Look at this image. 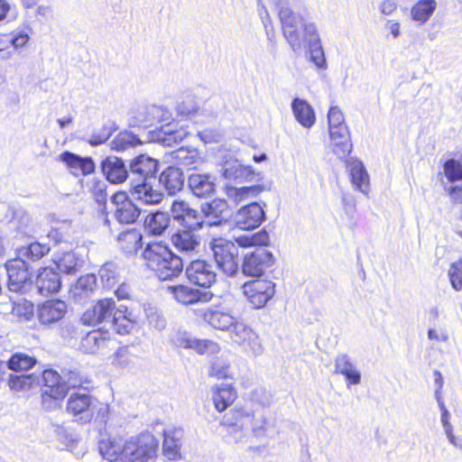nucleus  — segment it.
I'll return each instance as SVG.
<instances>
[{"instance_id":"f257e3e1","label":"nucleus","mask_w":462,"mask_h":462,"mask_svg":"<svg viewBox=\"0 0 462 462\" xmlns=\"http://www.w3.org/2000/svg\"><path fill=\"white\" fill-rule=\"evenodd\" d=\"M98 449L101 456L109 462H147L157 456L159 442L149 433L130 439L116 435L101 439Z\"/></svg>"},{"instance_id":"f03ea898","label":"nucleus","mask_w":462,"mask_h":462,"mask_svg":"<svg viewBox=\"0 0 462 462\" xmlns=\"http://www.w3.org/2000/svg\"><path fill=\"white\" fill-rule=\"evenodd\" d=\"M142 257L146 267L162 281L179 277L182 273V259L162 242L148 243Z\"/></svg>"},{"instance_id":"7ed1b4c3","label":"nucleus","mask_w":462,"mask_h":462,"mask_svg":"<svg viewBox=\"0 0 462 462\" xmlns=\"http://www.w3.org/2000/svg\"><path fill=\"white\" fill-rule=\"evenodd\" d=\"M278 15L282 23V34L294 51L305 47L315 38L316 27L312 23H304L303 19L289 7L281 8Z\"/></svg>"},{"instance_id":"20e7f679","label":"nucleus","mask_w":462,"mask_h":462,"mask_svg":"<svg viewBox=\"0 0 462 462\" xmlns=\"http://www.w3.org/2000/svg\"><path fill=\"white\" fill-rule=\"evenodd\" d=\"M328 120L332 151L338 158L346 159L352 152V142L342 111L337 106H331Z\"/></svg>"},{"instance_id":"39448f33","label":"nucleus","mask_w":462,"mask_h":462,"mask_svg":"<svg viewBox=\"0 0 462 462\" xmlns=\"http://www.w3.org/2000/svg\"><path fill=\"white\" fill-rule=\"evenodd\" d=\"M66 411L81 424L92 421L100 411L98 401L91 392H73L68 398Z\"/></svg>"},{"instance_id":"423d86ee","label":"nucleus","mask_w":462,"mask_h":462,"mask_svg":"<svg viewBox=\"0 0 462 462\" xmlns=\"http://www.w3.org/2000/svg\"><path fill=\"white\" fill-rule=\"evenodd\" d=\"M41 398L43 405L60 404L68 395L69 387L53 368L44 369L41 374Z\"/></svg>"},{"instance_id":"0eeeda50","label":"nucleus","mask_w":462,"mask_h":462,"mask_svg":"<svg viewBox=\"0 0 462 462\" xmlns=\"http://www.w3.org/2000/svg\"><path fill=\"white\" fill-rule=\"evenodd\" d=\"M215 261L226 275H233L238 269L237 254L233 242L218 237L211 242Z\"/></svg>"},{"instance_id":"6e6552de","label":"nucleus","mask_w":462,"mask_h":462,"mask_svg":"<svg viewBox=\"0 0 462 462\" xmlns=\"http://www.w3.org/2000/svg\"><path fill=\"white\" fill-rule=\"evenodd\" d=\"M274 263L275 259L271 252L258 248L245 255L242 271L246 276L260 277L271 271Z\"/></svg>"},{"instance_id":"1a4fd4ad","label":"nucleus","mask_w":462,"mask_h":462,"mask_svg":"<svg viewBox=\"0 0 462 462\" xmlns=\"http://www.w3.org/2000/svg\"><path fill=\"white\" fill-rule=\"evenodd\" d=\"M254 412L244 406H235L224 413L219 424L228 433H237L249 427L255 431L254 427Z\"/></svg>"},{"instance_id":"9d476101","label":"nucleus","mask_w":462,"mask_h":462,"mask_svg":"<svg viewBox=\"0 0 462 462\" xmlns=\"http://www.w3.org/2000/svg\"><path fill=\"white\" fill-rule=\"evenodd\" d=\"M198 320L205 323L214 329L227 331L231 329L237 317L231 312L225 310L219 305H213L206 309H199L194 311Z\"/></svg>"},{"instance_id":"9b49d317","label":"nucleus","mask_w":462,"mask_h":462,"mask_svg":"<svg viewBox=\"0 0 462 462\" xmlns=\"http://www.w3.org/2000/svg\"><path fill=\"white\" fill-rule=\"evenodd\" d=\"M243 293L255 309H261L273 297L275 284L265 279L250 281L243 285Z\"/></svg>"},{"instance_id":"f8f14e48","label":"nucleus","mask_w":462,"mask_h":462,"mask_svg":"<svg viewBox=\"0 0 462 462\" xmlns=\"http://www.w3.org/2000/svg\"><path fill=\"white\" fill-rule=\"evenodd\" d=\"M116 306V301L112 298L97 300L82 313L80 321L89 327L110 321Z\"/></svg>"},{"instance_id":"ddd939ff","label":"nucleus","mask_w":462,"mask_h":462,"mask_svg":"<svg viewBox=\"0 0 462 462\" xmlns=\"http://www.w3.org/2000/svg\"><path fill=\"white\" fill-rule=\"evenodd\" d=\"M111 203L115 207L114 217L120 224H134L139 218L141 211L130 199L127 192H116L111 197Z\"/></svg>"},{"instance_id":"4468645a","label":"nucleus","mask_w":462,"mask_h":462,"mask_svg":"<svg viewBox=\"0 0 462 462\" xmlns=\"http://www.w3.org/2000/svg\"><path fill=\"white\" fill-rule=\"evenodd\" d=\"M7 273V286L11 291L22 292L25 284L31 280L27 263L18 255L5 263Z\"/></svg>"},{"instance_id":"2eb2a0df","label":"nucleus","mask_w":462,"mask_h":462,"mask_svg":"<svg viewBox=\"0 0 462 462\" xmlns=\"http://www.w3.org/2000/svg\"><path fill=\"white\" fill-rule=\"evenodd\" d=\"M114 341L109 329L99 328L88 332L81 338L79 348L85 354L94 355L109 348Z\"/></svg>"},{"instance_id":"dca6fc26","label":"nucleus","mask_w":462,"mask_h":462,"mask_svg":"<svg viewBox=\"0 0 462 462\" xmlns=\"http://www.w3.org/2000/svg\"><path fill=\"white\" fill-rule=\"evenodd\" d=\"M188 280L199 287L209 288L217 281V274L211 264L204 260H194L186 268Z\"/></svg>"},{"instance_id":"f3484780","label":"nucleus","mask_w":462,"mask_h":462,"mask_svg":"<svg viewBox=\"0 0 462 462\" xmlns=\"http://www.w3.org/2000/svg\"><path fill=\"white\" fill-rule=\"evenodd\" d=\"M167 290L178 302L184 305L208 302L213 297L211 292L201 291L185 284L169 286Z\"/></svg>"},{"instance_id":"a211bd4d","label":"nucleus","mask_w":462,"mask_h":462,"mask_svg":"<svg viewBox=\"0 0 462 462\" xmlns=\"http://www.w3.org/2000/svg\"><path fill=\"white\" fill-rule=\"evenodd\" d=\"M238 397L232 383L214 384L211 387V401L215 410L222 413L231 407Z\"/></svg>"},{"instance_id":"6ab92c4d","label":"nucleus","mask_w":462,"mask_h":462,"mask_svg":"<svg viewBox=\"0 0 462 462\" xmlns=\"http://www.w3.org/2000/svg\"><path fill=\"white\" fill-rule=\"evenodd\" d=\"M143 234L135 228L131 227L120 232L116 238L118 249L127 256L135 255L143 247Z\"/></svg>"},{"instance_id":"aec40b11","label":"nucleus","mask_w":462,"mask_h":462,"mask_svg":"<svg viewBox=\"0 0 462 462\" xmlns=\"http://www.w3.org/2000/svg\"><path fill=\"white\" fill-rule=\"evenodd\" d=\"M59 160L64 162L68 170L75 176H86L95 171V163L90 157H80L66 151L60 154Z\"/></svg>"},{"instance_id":"412c9836","label":"nucleus","mask_w":462,"mask_h":462,"mask_svg":"<svg viewBox=\"0 0 462 462\" xmlns=\"http://www.w3.org/2000/svg\"><path fill=\"white\" fill-rule=\"evenodd\" d=\"M236 225L243 230H251L258 227L264 219L262 207L256 203H250L238 210Z\"/></svg>"},{"instance_id":"4be33fe9","label":"nucleus","mask_w":462,"mask_h":462,"mask_svg":"<svg viewBox=\"0 0 462 462\" xmlns=\"http://www.w3.org/2000/svg\"><path fill=\"white\" fill-rule=\"evenodd\" d=\"M116 333L130 334L136 325V318L125 305L116 306L109 321Z\"/></svg>"},{"instance_id":"5701e85b","label":"nucleus","mask_w":462,"mask_h":462,"mask_svg":"<svg viewBox=\"0 0 462 462\" xmlns=\"http://www.w3.org/2000/svg\"><path fill=\"white\" fill-rule=\"evenodd\" d=\"M67 312V304L60 300L44 301L38 310V318L42 324H51L60 320Z\"/></svg>"},{"instance_id":"b1692460","label":"nucleus","mask_w":462,"mask_h":462,"mask_svg":"<svg viewBox=\"0 0 462 462\" xmlns=\"http://www.w3.org/2000/svg\"><path fill=\"white\" fill-rule=\"evenodd\" d=\"M36 286L42 296L57 293L61 287L59 273L51 268L43 267L37 275Z\"/></svg>"},{"instance_id":"393cba45","label":"nucleus","mask_w":462,"mask_h":462,"mask_svg":"<svg viewBox=\"0 0 462 462\" xmlns=\"http://www.w3.org/2000/svg\"><path fill=\"white\" fill-rule=\"evenodd\" d=\"M101 167L106 180L113 184L123 183L128 177L124 162L116 156L106 157Z\"/></svg>"},{"instance_id":"a878e982","label":"nucleus","mask_w":462,"mask_h":462,"mask_svg":"<svg viewBox=\"0 0 462 462\" xmlns=\"http://www.w3.org/2000/svg\"><path fill=\"white\" fill-rule=\"evenodd\" d=\"M159 181L169 194L174 195L182 189L184 175L179 168L169 166L160 174Z\"/></svg>"},{"instance_id":"bb28decb","label":"nucleus","mask_w":462,"mask_h":462,"mask_svg":"<svg viewBox=\"0 0 462 462\" xmlns=\"http://www.w3.org/2000/svg\"><path fill=\"white\" fill-rule=\"evenodd\" d=\"M51 252V246L48 244L39 241L31 242L25 245L17 248V255L24 262L36 263L48 255Z\"/></svg>"},{"instance_id":"cd10ccee","label":"nucleus","mask_w":462,"mask_h":462,"mask_svg":"<svg viewBox=\"0 0 462 462\" xmlns=\"http://www.w3.org/2000/svg\"><path fill=\"white\" fill-rule=\"evenodd\" d=\"M189 229L177 230L171 236L173 246L180 252L195 251L199 246V237Z\"/></svg>"},{"instance_id":"c85d7f7f","label":"nucleus","mask_w":462,"mask_h":462,"mask_svg":"<svg viewBox=\"0 0 462 462\" xmlns=\"http://www.w3.org/2000/svg\"><path fill=\"white\" fill-rule=\"evenodd\" d=\"M171 217L168 213L156 211L145 217L143 225L149 235L159 236L169 227Z\"/></svg>"},{"instance_id":"c756f323","label":"nucleus","mask_w":462,"mask_h":462,"mask_svg":"<svg viewBox=\"0 0 462 462\" xmlns=\"http://www.w3.org/2000/svg\"><path fill=\"white\" fill-rule=\"evenodd\" d=\"M227 332H229L231 339L237 345L250 346L257 339L256 333L239 318H236V322Z\"/></svg>"},{"instance_id":"7c9ffc66","label":"nucleus","mask_w":462,"mask_h":462,"mask_svg":"<svg viewBox=\"0 0 462 462\" xmlns=\"http://www.w3.org/2000/svg\"><path fill=\"white\" fill-rule=\"evenodd\" d=\"M130 168L133 173L146 180L155 176L158 171V161L145 154H140L132 161Z\"/></svg>"},{"instance_id":"2f4dec72","label":"nucleus","mask_w":462,"mask_h":462,"mask_svg":"<svg viewBox=\"0 0 462 462\" xmlns=\"http://www.w3.org/2000/svg\"><path fill=\"white\" fill-rule=\"evenodd\" d=\"M132 194L135 199L146 205L159 204L163 198V194L147 183L143 182L133 187L131 189Z\"/></svg>"},{"instance_id":"473e14b6","label":"nucleus","mask_w":462,"mask_h":462,"mask_svg":"<svg viewBox=\"0 0 462 462\" xmlns=\"http://www.w3.org/2000/svg\"><path fill=\"white\" fill-rule=\"evenodd\" d=\"M292 111L296 120L304 127H311L316 116L311 106L305 100L294 98L291 103Z\"/></svg>"},{"instance_id":"72a5a7b5","label":"nucleus","mask_w":462,"mask_h":462,"mask_svg":"<svg viewBox=\"0 0 462 462\" xmlns=\"http://www.w3.org/2000/svg\"><path fill=\"white\" fill-rule=\"evenodd\" d=\"M162 452L170 460H176L180 457V437L181 434L176 430L164 431Z\"/></svg>"},{"instance_id":"f704fd0d","label":"nucleus","mask_w":462,"mask_h":462,"mask_svg":"<svg viewBox=\"0 0 462 462\" xmlns=\"http://www.w3.org/2000/svg\"><path fill=\"white\" fill-rule=\"evenodd\" d=\"M7 386L13 393H27L37 385V377L34 374H10L7 378Z\"/></svg>"},{"instance_id":"c9c22d12","label":"nucleus","mask_w":462,"mask_h":462,"mask_svg":"<svg viewBox=\"0 0 462 462\" xmlns=\"http://www.w3.org/2000/svg\"><path fill=\"white\" fill-rule=\"evenodd\" d=\"M335 372L344 375L348 385L358 384L361 381V374L359 371L356 369L348 356L346 355L338 356L336 359Z\"/></svg>"},{"instance_id":"e433bc0d","label":"nucleus","mask_w":462,"mask_h":462,"mask_svg":"<svg viewBox=\"0 0 462 462\" xmlns=\"http://www.w3.org/2000/svg\"><path fill=\"white\" fill-rule=\"evenodd\" d=\"M189 185L193 194L199 198L211 195L215 190V184L208 175L192 174L189 178Z\"/></svg>"},{"instance_id":"4c0bfd02","label":"nucleus","mask_w":462,"mask_h":462,"mask_svg":"<svg viewBox=\"0 0 462 462\" xmlns=\"http://www.w3.org/2000/svg\"><path fill=\"white\" fill-rule=\"evenodd\" d=\"M11 314L18 320L28 321L31 320L34 315V305L32 301L21 298L17 300L10 299ZM2 304H8V302H2Z\"/></svg>"},{"instance_id":"58836bf2","label":"nucleus","mask_w":462,"mask_h":462,"mask_svg":"<svg viewBox=\"0 0 462 462\" xmlns=\"http://www.w3.org/2000/svg\"><path fill=\"white\" fill-rule=\"evenodd\" d=\"M437 8L435 0H418L411 9V16L413 21L424 23L430 20Z\"/></svg>"},{"instance_id":"ea45409f","label":"nucleus","mask_w":462,"mask_h":462,"mask_svg":"<svg viewBox=\"0 0 462 462\" xmlns=\"http://www.w3.org/2000/svg\"><path fill=\"white\" fill-rule=\"evenodd\" d=\"M224 175L226 179L243 182L252 180L255 172L252 166L235 162L224 170Z\"/></svg>"},{"instance_id":"a19ab883","label":"nucleus","mask_w":462,"mask_h":462,"mask_svg":"<svg viewBox=\"0 0 462 462\" xmlns=\"http://www.w3.org/2000/svg\"><path fill=\"white\" fill-rule=\"evenodd\" d=\"M349 175L355 188L366 192L369 186V176L360 161L349 162Z\"/></svg>"},{"instance_id":"79ce46f5","label":"nucleus","mask_w":462,"mask_h":462,"mask_svg":"<svg viewBox=\"0 0 462 462\" xmlns=\"http://www.w3.org/2000/svg\"><path fill=\"white\" fill-rule=\"evenodd\" d=\"M37 364V359L23 352L13 354L6 362L8 369L15 372H27L32 369Z\"/></svg>"},{"instance_id":"37998d69","label":"nucleus","mask_w":462,"mask_h":462,"mask_svg":"<svg viewBox=\"0 0 462 462\" xmlns=\"http://www.w3.org/2000/svg\"><path fill=\"white\" fill-rule=\"evenodd\" d=\"M208 376L216 380H229L234 378L231 365L222 358L214 359L208 367Z\"/></svg>"},{"instance_id":"c03bdc74","label":"nucleus","mask_w":462,"mask_h":462,"mask_svg":"<svg viewBox=\"0 0 462 462\" xmlns=\"http://www.w3.org/2000/svg\"><path fill=\"white\" fill-rule=\"evenodd\" d=\"M70 390L91 392L93 387L90 386L91 379L77 370H70L67 374L65 381Z\"/></svg>"},{"instance_id":"a18cd8bd","label":"nucleus","mask_w":462,"mask_h":462,"mask_svg":"<svg viewBox=\"0 0 462 462\" xmlns=\"http://www.w3.org/2000/svg\"><path fill=\"white\" fill-rule=\"evenodd\" d=\"M443 171L449 182L462 180V155L458 159L447 160L443 164Z\"/></svg>"},{"instance_id":"49530a36","label":"nucleus","mask_w":462,"mask_h":462,"mask_svg":"<svg viewBox=\"0 0 462 462\" xmlns=\"http://www.w3.org/2000/svg\"><path fill=\"white\" fill-rule=\"evenodd\" d=\"M306 46L310 51V61H312L318 68H324L326 65V59L318 32L316 33L313 41H310Z\"/></svg>"},{"instance_id":"de8ad7c7","label":"nucleus","mask_w":462,"mask_h":462,"mask_svg":"<svg viewBox=\"0 0 462 462\" xmlns=\"http://www.w3.org/2000/svg\"><path fill=\"white\" fill-rule=\"evenodd\" d=\"M438 402L441 411V421L443 423L445 432L449 441L455 446L462 449V437H456L452 432V426L448 422V411L446 409L444 402L438 397Z\"/></svg>"},{"instance_id":"09e8293b","label":"nucleus","mask_w":462,"mask_h":462,"mask_svg":"<svg viewBox=\"0 0 462 462\" xmlns=\"http://www.w3.org/2000/svg\"><path fill=\"white\" fill-rule=\"evenodd\" d=\"M180 224L185 229L192 231L199 230L204 224L203 216L197 210L190 208L180 220Z\"/></svg>"},{"instance_id":"8fccbe9b","label":"nucleus","mask_w":462,"mask_h":462,"mask_svg":"<svg viewBox=\"0 0 462 462\" xmlns=\"http://www.w3.org/2000/svg\"><path fill=\"white\" fill-rule=\"evenodd\" d=\"M228 209V205L225 199H216L208 204V216H212L217 220L214 224H220L225 219L224 213Z\"/></svg>"},{"instance_id":"3c124183","label":"nucleus","mask_w":462,"mask_h":462,"mask_svg":"<svg viewBox=\"0 0 462 462\" xmlns=\"http://www.w3.org/2000/svg\"><path fill=\"white\" fill-rule=\"evenodd\" d=\"M448 279L455 291H462V257L450 264Z\"/></svg>"},{"instance_id":"603ef678","label":"nucleus","mask_w":462,"mask_h":462,"mask_svg":"<svg viewBox=\"0 0 462 462\" xmlns=\"http://www.w3.org/2000/svg\"><path fill=\"white\" fill-rule=\"evenodd\" d=\"M89 192L97 204L105 205L106 203V185L103 180L93 179L91 181Z\"/></svg>"},{"instance_id":"864d4df0","label":"nucleus","mask_w":462,"mask_h":462,"mask_svg":"<svg viewBox=\"0 0 462 462\" xmlns=\"http://www.w3.org/2000/svg\"><path fill=\"white\" fill-rule=\"evenodd\" d=\"M261 191L262 188L258 185L242 188H232L229 190V196L233 198L235 201L239 202L249 198L250 195H257Z\"/></svg>"},{"instance_id":"5fc2aeb1","label":"nucleus","mask_w":462,"mask_h":462,"mask_svg":"<svg viewBox=\"0 0 462 462\" xmlns=\"http://www.w3.org/2000/svg\"><path fill=\"white\" fill-rule=\"evenodd\" d=\"M59 270L65 273H72L76 271L77 262L73 254H64L57 263Z\"/></svg>"},{"instance_id":"6e6d98bb","label":"nucleus","mask_w":462,"mask_h":462,"mask_svg":"<svg viewBox=\"0 0 462 462\" xmlns=\"http://www.w3.org/2000/svg\"><path fill=\"white\" fill-rule=\"evenodd\" d=\"M190 209L188 203L183 200H175L172 202L171 211L174 219L180 221L184 215Z\"/></svg>"},{"instance_id":"4d7b16f0","label":"nucleus","mask_w":462,"mask_h":462,"mask_svg":"<svg viewBox=\"0 0 462 462\" xmlns=\"http://www.w3.org/2000/svg\"><path fill=\"white\" fill-rule=\"evenodd\" d=\"M447 191L453 205H462V184L450 186ZM460 219L462 220V208L460 210Z\"/></svg>"},{"instance_id":"13d9d810","label":"nucleus","mask_w":462,"mask_h":462,"mask_svg":"<svg viewBox=\"0 0 462 462\" xmlns=\"http://www.w3.org/2000/svg\"><path fill=\"white\" fill-rule=\"evenodd\" d=\"M188 346L195 348L199 354H204L209 349L213 350L215 348H218L217 343L208 339L195 340L192 345H189Z\"/></svg>"},{"instance_id":"bf43d9fd","label":"nucleus","mask_w":462,"mask_h":462,"mask_svg":"<svg viewBox=\"0 0 462 462\" xmlns=\"http://www.w3.org/2000/svg\"><path fill=\"white\" fill-rule=\"evenodd\" d=\"M250 239L253 246H266L270 242L269 234L264 229L250 235Z\"/></svg>"},{"instance_id":"052dcab7","label":"nucleus","mask_w":462,"mask_h":462,"mask_svg":"<svg viewBox=\"0 0 462 462\" xmlns=\"http://www.w3.org/2000/svg\"><path fill=\"white\" fill-rule=\"evenodd\" d=\"M101 279L103 282L108 287L113 288L119 283V277L113 271L105 269L102 271Z\"/></svg>"},{"instance_id":"680f3d73","label":"nucleus","mask_w":462,"mask_h":462,"mask_svg":"<svg viewBox=\"0 0 462 462\" xmlns=\"http://www.w3.org/2000/svg\"><path fill=\"white\" fill-rule=\"evenodd\" d=\"M8 39L10 40V47L14 46V48L22 47L26 44L28 42V36L23 33H8Z\"/></svg>"},{"instance_id":"e2e57ef3","label":"nucleus","mask_w":462,"mask_h":462,"mask_svg":"<svg viewBox=\"0 0 462 462\" xmlns=\"http://www.w3.org/2000/svg\"><path fill=\"white\" fill-rule=\"evenodd\" d=\"M118 300H128L131 297V290L128 284L123 282L115 291Z\"/></svg>"},{"instance_id":"0e129e2a","label":"nucleus","mask_w":462,"mask_h":462,"mask_svg":"<svg viewBox=\"0 0 462 462\" xmlns=\"http://www.w3.org/2000/svg\"><path fill=\"white\" fill-rule=\"evenodd\" d=\"M428 337L430 340L446 341L448 338V336L445 330L438 331L436 329L430 328L428 331Z\"/></svg>"},{"instance_id":"69168bd1","label":"nucleus","mask_w":462,"mask_h":462,"mask_svg":"<svg viewBox=\"0 0 462 462\" xmlns=\"http://www.w3.org/2000/svg\"><path fill=\"white\" fill-rule=\"evenodd\" d=\"M396 8H397V5L393 0H384L382 2L381 6H380L381 12L383 14H387V15L393 14L396 10Z\"/></svg>"},{"instance_id":"338daca9","label":"nucleus","mask_w":462,"mask_h":462,"mask_svg":"<svg viewBox=\"0 0 462 462\" xmlns=\"http://www.w3.org/2000/svg\"><path fill=\"white\" fill-rule=\"evenodd\" d=\"M235 241L239 246L244 248L253 246L252 239H250V235L239 236L235 238Z\"/></svg>"},{"instance_id":"774afa93","label":"nucleus","mask_w":462,"mask_h":462,"mask_svg":"<svg viewBox=\"0 0 462 462\" xmlns=\"http://www.w3.org/2000/svg\"><path fill=\"white\" fill-rule=\"evenodd\" d=\"M388 29L390 30V32L393 34L394 38H397L401 32H400V23L393 20H389L387 22Z\"/></svg>"}]
</instances>
